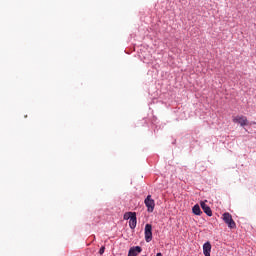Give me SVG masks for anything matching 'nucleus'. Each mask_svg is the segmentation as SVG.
<instances>
[{
    "label": "nucleus",
    "instance_id": "f257e3e1",
    "mask_svg": "<svg viewBox=\"0 0 256 256\" xmlns=\"http://www.w3.org/2000/svg\"><path fill=\"white\" fill-rule=\"evenodd\" d=\"M125 221H129L130 229H135L137 227V213L135 212H126L124 214Z\"/></svg>",
    "mask_w": 256,
    "mask_h": 256
},
{
    "label": "nucleus",
    "instance_id": "423d86ee",
    "mask_svg": "<svg viewBox=\"0 0 256 256\" xmlns=\"http://www.w3.org/2000/svg\"><path fill=\"white\" fill-rule=\"evenodd\" d=\"M143 249L140 246H134L129 249L128 256H138Z\"/></svg>",
    "mask_w": 256,
    "mask_h": 256
},
{
    "label": "nucleus",
    "instance_id": "7ed1b4c3",
    "mask_svg": "<svg viewBox=\"0 0 256 256\" xmlns=\"http://www.w3.org/2000/svg\"><path fill=\"white\" fill-rule=\"evenodd\" d=\"M144 235L146 243L153 241V226L151 224L145 225Z\"/></svg>",
    "mask_w": 256,
    "mask_h": 256
},
{
    "label": "nucleus",
    "instance_id": "20e7f679",
    "mask_svg": "<svg viewBox=\"0 0 256 256\" xmlns=\"http://www.w3.org/2000/svg\"><path fill=\"white\" fill-rule=\"evenodd\" d=\"M232 121L233 123H238L241 125V127H246V125H249V120H247V117L244 115L234 116Z\"/></svg>",
    "mask_w": 256,
    "mask_h": 256
},
{
    "label": "nucleus",
    "instance_id": "9b49d317",
    "mask_svg": "<svg viewBox=\"0 0 256 256\" xmlns=\"http://www.w3.org/2000/svg\"><path fill=\"white\" fill-rule=\"evenodd\" d=\"M156 256H163L161 252L157 253Z\"/></svg>",
    "mask_w": 256,
    "mask_h": 256
},
{
    "label": "nucleus",
    "instance_id": "39448f33",
    "mask_svg": "<svg viewBox=\"0 0 256 256\" xmlns=\"http://www.w3.org/2000/svg\"><path fill=\"white\" fill-rule=\"evenodd\" d=\"M144 203L147 207L148 213H153L155 211V200L151 198V195H148L144 200Z\"/></svg>",
    "mask_w": 256,
    "mask_h": 256
},
{
    "label": "nucleus",
    "instance_id": "f03ea898",
    "mask_svg": "<svg viewBox=\"0 0 256 256\" xmlns=\"http://www.w3.org/2000/svg\"><path fill=\"white\" fill-rule=\"evenodd\" d=\"M222 219L226 225H228L229 229H236L237 224L235 223V220H233V216L229 212H225L222 215Z\"/></svg>",
    "mask_w": 256,
    "mask_h": 256
},
{
    "label": "nucleus",
    "instance_id": "6e6552de",
    "mask_svg": "<svg viewBox=\"0 0 256 256\" xmlns=\"http://www.w3.org/2000/svg\"><path fill=\"white\" fill-rule=\"evenodd\" d=\"M203 254L205 256H211V242H206L203 245Z\"/></svg>",
    "mask_w": 256,
    "mask_h": 256
},
{
    "label": "nucleus",
    "instance_id": "1a4fd4ad",
    "mask_svg": "<svg viewBox=\"0 0 256 256\" xmlns=\"http://www.w3.org/2000/svg\"><path fill=\"white\" fill-rule=\"evenodd\" d=\"M192 211L194 213V215H201V207H199L198 204L194 205L192 208Z\"/></svg>",
    "mask_w": 256,
    "mask_h": 256
},
{
    "label": "nucleus",
    "instance_id": "9d476101",
    "mask_svg": "<svg viewBox=\"0 0 256 256\" xmlns=\"http://www.w3.org/2000/svg\"><path fill=\"white\" fill-rule=\"evenodd\" d=\"M103 253H105V246H102L99 250L100 255H103Z\"/></svg>",
    "mask_w": 256,
    "mask_h": 256
},
{
    "label": "nucleus",
    "instance_id": "0eeeda50",
    "mask_svg": "<svg viewBox=\"0 0 256 256\" xmlns=\"http://www.w3.org/2000/svg\"><path fill=\"white\" fill-rule=\"evenodd\" d=\"M200 205H201L204 213H206V215H208V217L213 216V211H211V207H209L207 204H205V202H201Z\"/></svg>",
    "mask_w": 256,
    "mask_h": 256
}]
</instances>
